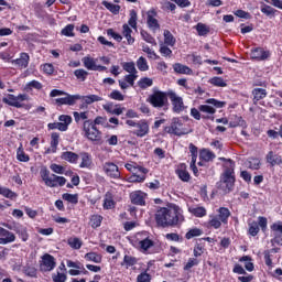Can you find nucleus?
I'll list each match as a JSON object with an SVG mask.
<instances>
[{
  "label": "nucleus",
  "mask_w": 282,
  "mask_h": 282,
  "mask_svg": "<svg viewBox=\"0 0 282 282\" xmlns=\"http://www.w3.org/2000/svg\"><path fill=\"white\" fill-rule=\"evenodd\" d=\"M180 221H184V218L175 208L161 207L155 213V223L160 228H173Z\"/></svg>",
  "instance_id": "1"
},
{
  "label": "nucleus",
  "mask_w": 282,
  "mask_h": 282,
  "mask_svg": "<svg viewBox=\"0 0 282 282\" xmlns=\"http://www.w3.org/2000/svg\"><path fill=\"white\" fill-rule=\"evenodd\" d=\"M224 172L220 176L219 188L224 193H230L235 188V161L228 160V164H224Z\"/></svg>",
  "instance_id": "2"
},
{
  "label": "nucleus",
  "mask_w": 282,
  "mask_h": 282,
  "mask_svg": "<svg viewBox=\"0 0 282 282\" xmlns=\"http://www.w3.org/2000/svg\"><path fill=\"white\" fill-rule=\"evenodd\" d=\"M40 175L45 184L50 188H56V186H65L67 180L63 176H58L56 174L50 175V170L47 167H42L40 171Z\"/></svg>",
  "instance_id": "3"
},
{
  "label": "nucleus",
  "mask_w": 282,
  "mask_h": 282,
  "mask_svg": "<svg viewBox=\"0 0 282 282\" xmlns=\"http://www.w3.org/2000/svg\"><path fill=\"white\" fill-rule=\"evenodd\" d=\"M148 102L152 105L155 109H162L169 102V90L166 93L161 90H153V93L148 97Z\"/></svg>",
  "instance_id": "4"
},
{
  "label": "nucleus",
  "mask_w": 282,
  "mask_h": 282,
  "mask_svg": "<svg viewBox=\"0 0 282 282\" xmlns=\"http://www.w3.org/2000/svg\"><path fill=\"white\" fill-rule=\"evenodd\" d=\"M126 124L133 128L132 133L133 135H137V138H144V135H149V121L144 119L137 122L134 120H127Z\"/></svg>",
  "instance_id": "5"
},
{
  "label": "nucleus",
  "mask_w": 282,
  "mask_h": 282,
  "mask_svg": "<svg viewBox=\"0 0 282 282\" xmlns=\"http://www.w3.org/2000/svg\"><path fill=\"white\" fill-rule=\"evenodd\" d=\"M83 130L87 140H90L91 142H99L101 139L100 130L96 128V124H94L91 120L84 121Z\"/></svg>",
  "instance_id": "6"
},
{
  "label": "nucleus",
  "mask_w": 282,
  "mask_h": 282,
  "mask_svg": "<svg viewBox=\"0 0 282 282\" xmlns=\"http://www.w3.org/2000/svg\"><path fill=\"white\" fill-rule=\"evenodd\" d=\"M167 96L172 102V111H174V113H182V111L186 109V106H184V99L175 91L169 90Z\"/></svg>",
  "instance_id": "7"
},
{
  "label": "nucleus",
  "mask_w": 282,
  "mask_h": 282,
  "mask_svg": "<svg viewBox=\"0 0 282 282\" xmlns=\"http://www.w3.org/2000/svg\"><path fill=\"white\" fill-rule=\"evenodd\" d=\"M56 268V259L50 254L45 253L42 257V262L40 264L41 272H52Z\"/></svg>",
  "instance_id": "8"
},
{
  "label": "nucleus",
  "mask_w": 282,
  "mask_h": 282,
  "mask_svg": "<svg viewBox=\"0 0 282 282\" xmlns=\"http://www.w3.org/2000/svg\"><path fill=\"white\" fill-rule=\"evenodd\" d=\"M102 169L104 173H106L108 177H111L112 180H120V169H118V165H116L115 163L106 162Z\"/></svg>",
  "instance_id": "9"
},
{
  "label": "nucleus",
  "mask_w": 282,
  "mask_h": 282,
  "mask_svg": "<svg viewBox=\"0 0 282 282\" xmlns=\"http://www.w3.org/2000/svg\"><path fill=\"white\" fill-rule=\"evenodd\" d=\"M147 23L148 28L152 30V32H158L160 30V22L158 21V12L155 9H151L147 12Z\"/></svg>",
  "instance_id": "10"
},
{
  "label": "nucleus",
  "mask_w": 282,
  "mask_h": 282,
  "mask_svg": "<svg viewBox=\"0 0 282 282\" xmlns=\"http://www.w3.org/2000/svg\"><path fill=\"white\" fill-rule=\"evenodd\" d=\"M17 241V236L10 230L0 227V245L8 246V243H14Z\"/></svg>",
  "instance_id": "11"
},
{
  "label": "nucleus",
  "mask_w": 282,
  "mask_h": 282,
  "mask_svg": "<svg viewBox=\"0 0 282 282\" xmlns=\"http://www.w3.org/2000/svg\"><path fill=\"white\" fill-rule=\"evenodd\" d=\"M65 97H61L55 99L56 105H68L69 107H74L77 100H80V95H69L64 93Z\"/></svg>",
  "instance_id": "12"
},
{
  "label": "nucleus",
  "mask_w": 282,
  "mask_h": 282,
  "mask_svg": "<svg viewBox=\"0 0 282 282\" xmlns=\"http://www.w3.org/2000/svg\"><path fill=\"white\" fill-rule=\"evenodd\" d=\"M82 61L84 63V67L90 72H105L107 69L105 66L96 65V59H94V57L85 56Z\"/></svg>",
  "instance_id": "13"
},
{
  "label": "nucleus",
  "mask_w": 282,
  "mask_h": 282,
  "mask_svg": "<svg viewBox=\"0 0 282 282\" xmlns=\"http://www.w3.org/2000/svg\"><path fill=\"white\" fill-rule=\"evenodd\" d=\"M130 199L131 203L134 204L135 206H144L147 202V194L142 193L141 191L133 192L130 194Z\"/></svg>",
  "instance_id": "14"
},
{
  "label": "nucleus",
  "mask_w": 282,
  "mask_h": 282,
  "mask_svg": "<svg viewBox=\"0 0 282 282\" xmlns=\"http://www.w3.org/2000/svg\"><path fill=\"white\" fill-rule=\"evenodd\" d=\"M13 65H17L20 69H25L30 65V55L28 53H21L20 57L12 61Z\"/></svg>",
  "instance_id": "15"
},
{
  "label": "nucleus",
  "mask_w": 282,
  "mask_h": 282,
  "mask_svg": "<svg viewBox=\"0 0 282 282\" xmlns=\"http://www.w3.org/2000/svg\"><path fill=\"white\" fill-rule=\"evenodd\" d=\"M251 58L256 61H267V58H270V53L261 47H257L251 51Z\"/></svg>",
  "instance_id": "16"
},
{
  "label": "nucleus",
  "mask_w": 282,
  "mask_h": 282,
  "mask_svg": "<svg viewBox=\"0 0 282 282\" xmlns=\"http://www.w3.org/2000/svg\"><path fill=\"white\" fill-rule=\"evenodd\" d=\"M133 34V30L129 26V24L122 25V36L127 40L128 45H133L135 43V39L131 36Z\"/></svg>",
  "instance_id": "17"
},
{
  "label": "nucleus",
  "mask_w": 282,
  "mask_h": 282,
  "mask_svg": "<svg viewBox=\"0 0 282 282\" xmlns=\"http://www.w3.org/2000/svg\"><path fill=\"white\" fill-rule=\"evenodd\" d=\"M267 162L268 164H270L271 166H280V164H282V158L281 155L273 153L272 151H270L267 154Z\"/></svg>",
  "instance_id": "18"
},
{
  "label": "nucleus",
  "mask_w": 282,
  "mask_h": 282,
  "mask_svg": "<svg viewBox=\"0 0 282 282\" xmlns=\"http://www.w3.org/2000/svg\"><path fill=\"white\" fill-rule=\"evenodd\" d=\"M10 230H14L17 235L22 239V241H28L30 239V235H28V229L21 225H17L13 228L9 227Z\"/></svg>",
  "instance_id": "19"
},
{
  "label": "nucleus",
  "mask_w": 282,
  "mask_h": 282,
  "mask_svg": "<svg viewBox=\"0 0 282 282\" xmlns=\"http://www.w3.org/2000/svg\"><path fill=\"white\" fill-rule=\"evenodd\" d=\"M173 69L176 74H186L187 76H191V74H193V69L191 67L181 63L174 64Z\"/></svg>",
  "instance_id": "20"
},
{
  "label": "nucleus",
  "mask_w": 282,
  "mask_h": 282,
  "mask_svg": "<svg viewBox=\"0 0 282 282\" xmlns=\"http://www.w3.org/2000/svg\"><path fill=\"white\" fill-rule=\"evenodd\" d=\"M59 138L61 135L58 134V132H53L51 134V148L47 149V153H56Z\"/></svg>",
  "instance_id": "21"
},
{
  "label": "nucleus",
  "mask_w": 282,
  "mask_h": 282,
  "mask_svg": "<svg viewBox=\"0 0 282 282\" xmlns=\"http://www.w3.org/2000/svg\"><path fill=\"white\" fill-rule=\"evenodd\" d=\"M252 94H253L254 105H257V102H259V100H263V98H265V96H268V91L263 88H254L252 90Z\"/></svg>",
  "instance_id": "22"
},
{
  "label": "nucleus",
  "mask_w": 282,
  "mask_h": 282,
  "mask_svg": "<svg viewBox=\"0 0 282 282\" xmlns=\"http://www.w3.org/2000/svg\"><path fill=\"white\" fill-rule=\"evenodd\" d=\"M2 101L10 107H15L17 109H21V107H23L21 102L17 101V96L14 95H9L8 97H4Z\"/></svg>",
  "instance_id": "23"
},
{
  "label": "nucleus",
  "mask_w": 282,
  "mask_h": 282,
  "mask_svg": "<svg viewBox=\"0 0 282 282\" xmlns=\"http://www.w3.org/2000/svg\"><path fill=\"white\" fill-rule=\"evenodd\" d=\"M218 215V219L223 223V224H228V218L230 217V209L226 208V207H220L217 210Z\"/></svg>",
  "instance_id": "24"
},
{
  "label": "nucleus",
  "mask_w": 282,
  "mask_h": 282,
  "mask_svg": "<svg viewBox=\"0 0 282 282\" xmlns=\"http://www.w3.org/2000/svg\"><path fill=\"white\" fill-rule=\"evenodd\" d=\"M61 158L70 164H76V162H78V154L69 151L63 152Z\"/></svg>",
  "instance_id": "25"
},
{
  "label": "nucleus",
  "mask_w": 282,
  "mask_h": 282,
  "mask_svg": "<svg viewBox=\"0 0 282 282\" xmlns=\"http://www.w3.org/2000/svg\"><path fill=\"white\" fill-rule=\"evenodd\" d=\"M82 162L79 164L80 169H90L93 161H91V155L89 153L84 152L80 154Z\"/></svg>",
  "instance_id": "26"
},
{
  "label": "nucleus",
  "mask_w": 282,
  "mask_h": 282,
  "mask_svg": "<svg viewBox=\"0 0 282 282\" xmlns=\"http://www.w3.org/2000/svg\"><path fill=\"white\" fill-rule=\"evenodd\" d=\"M177 118L173 119L172 126L171 127H165L164 131L166 133H173L174 135H184V132L180 130V128H177V126H175V123L177 122Z\"/></svg>",
  "instance_id": "27"
},
{
  "label": "nucleus",
  "mask_w": 282,
  "mask_h": 282,
  "mask_svg": "<svg viewBox=\"0 0 282 282\" xmlns=\"http://www.w3.org/2000/svg\"><path fill=\"white\" fill-rule=\"evenodd\" d=\"M80 100H83L85 105H94V102L102 101V97L98 95L80 96Z\"/></svg>",
  "instance_id": "28"
},
{
  "label": "nucleus",
  "mask_w": 282,
  "mask_h": 282,
  "mask_svg": "<svg viewBox=\"0 0 282 282\" xmlns=\"http://www.w3.org/2000/svg\"><path fill=\"white\" fill-rule=\"evenodd\" d=\"M86 261H93V263H102V256L96 252H88L84 256Z\"/></svg>",
  "instance_id": "29"
},
{
  "label": "nucleus",
  "mask_w": 282,
  "mask_h": 282,
  "mask_svg": "<svg viewBox=\"0 0 282 282\" xmlns=\"http://www.w3.org/2000/svg\"><path fill=\"white\" fill-rule=\"evenodd\" d=\"M67 243L73 250H80L83 248V240L78 237H70L67 240Z\"/></svg>",
  "instance_id": "30"
},
{
  "label": "nucleus",
  "mask_w": 282,
  "mask_h": 282,
  "mask_svg": "<svg viewBox=\"0 0 282 282\" xmlns=\"http://www.w3.org/2000/svg\"><path fill=\"white\" fill-rule=\"evenodd\" d=\"M104 109L107 113H111V116H122L126 110V108H113L111 105H105Z\"/></svg>",
  "instance_id": "31"
},
{
  "label": "nucleus",
  "mask_w": 282,
  "mask_h": 282,
  "mask_svg": "<svg viewBox=\"0 0 282 282\" xmlns=\"http://www.w3.org/2000/svg\"><path fill=\"white\" fill-rule=\"evenodd\" d=\"M243 124H246L243 118L236 115L230 117L229 127L232 129H235V127H243Z\"/></svg>",
  "instance_id": "32"
},
{
  "label": "nucleus",
  "mask_w": 282,
  "mask_h": 282,
  "mask_svg": "<svg viewBox=\"0 0 282 282\" xmlns=\"http://www.w3.org/2000/svg\"><path fill=\"white\" fill-rule=\"evenodd\" d=\"M199 158L204 162H210L212 160H215V153H213L210 150L203 149L200 151Z\"/></svg>",
  "instance_id": "33"
},
{
  "label": "nucleus",
  "mask_w": 282,
  "mask_h": 282,
  "mask_svg": "<svg viewBox=\"0 0 282 282\" xmlns=\"http://www.w3.org/2000/svg\"><path fill=\"white\" fill-rule=\"evenodd\" d=\"M126 169L127 171H130V173H143L144 175H147V173H149V170H147L145 167L142 166H135L133 164L127 163L126 164Z\"/></svg>",
  "instance_id": "34"
},
{
  "label": "nucleus",
  "mask_w": 282,
  "mask_h": 282,
  "mask_svg": "<svg viewBox=\"0 0 282 282\" xmlns=\"http://www.w3.org/2000/svg\"><path fill=\"white\" fill-rule=\"evenodd\" d=\"M239 261L241 263L245 262V268L246 270H248V272H252V270H254V264L252 263V258H250L249 256H243L239 259Z\"/></svg>",
  "instance_id": "35"
},
{
  "label": "nucleus",
  "mask_w": 282,
  "mask_h": 282,
  "mask_svg": "<svg viewBox=\"0 0 282 282\" xmlns=\"http://www.w3.org/2000/svg\"><path fill=\"white\" fill-rule=\"evenodd\" d=\"M74 76L77 78V80H82V83H85V80H87V77L89 76V72L83 68L75 69Z\"/></svg>",
  "instance_id": "36"
},
{
  "label": "nucleus",
  "mask_w": 282,
  "mask_h": 282,
  "mask_svg": "<svg viewBox=\"0 0 282 282\" xmlns=\"http://www.w3.org/2000/svg\"><path fill=\"white\" fill-rule=\"evenodd\" d=\"M163 36L165 45H170L171 47L175 45V36H173V33H171V31L165 30Z\"/></svg>",
  "instance_id": "37"
},
{
  "label": "nucleus",
  "mask_w": 282,
  "mask_h": 282,
  "mask_svg": "<svg viewBox=\"0 0 282 282\" xmlns=\"http://www.w3.org/2000/svg\"><path fill=\"white\" fill-rule=\"evenodd\" d=\"M101 3L107 10H109V12H112V14H118V12H120V6L118 4H113L106 0H104Z\"/></svg>",
  "instance_id": "38"
},
{
  "label": "nucleus",
  "mask_w": 282,
  "mask_h": 282,
  "mask_svg": "<svg viewBox=\"0 0 282 282\" xmlns=\"http://www.w3.org/2000/svg\"><path fill=\"white\" fill-rule=\"evenodd\" d=\"M128 25H131L133 30H138V12L135 10H130Z\"/></svg>",
  "instance_id": "39"
},
{
  "label": "nucleus",
  "mask_w": 282,
  "mask_h": 282,
  "mask_svg": "<svg viewBox=\"0 0 282 282\" xmlns=\"http://www.w3.org/2000/svg\"><path fill=\"white\" fill-rule=\"evenodd\" d=\"M138 85L140 89H148V87H153V79L149 77H142L139 82Z\"/></svg>",
  "instance_id": "40"
},
{
  "label": "nucleus",
  "mask_w": 282,
  "mask_h": 282,
  "mask_svg": "<svg viewBox=\"0 0 282 282\" xmlns=\"http://www.w3.org/2000/svg\"><path fill=\"white\" fill-rule=\"evenodd\" d=\"M62 199H64V202H68L69 204H78V194L65 193L62 195Z\"/></svg>",
  "instance_id": "41"
},
{
  "label": "nucleus",
  "mask_w": 282,
  "mask_h": 282,
  "mask_svg": "<svg viewBox=\"0 0 282 282\" xmlns=\"http://www.w3.org/2000/svg\"><path fill=\"white\" fill-rule=\"evenodd\" d=\"M189 213H192L194 217H206V208L204 207H191Z\"/></svg>",
  "instance_id": "42"
},
{
  "label": "nucleus",
  "mask_w": 282,
  "mask_h": 282,
  "mask_svg": "<svg viewBox=\"0 0 282 282\" xmlns=\"http://www.w3.org/2000/svg\"><path fill=\"white\" fill-rule=\"evenodd\" d=\"M137 67L140 72H148L149 64L147 63V58H144L143 56L139 57L137 61Z\"/></svg>",
  "instance_id": "43"
},
{
  "label": "nucleus",
  "mask_w": 282,
  "mask_h": 282,
  "mask_svg": "<svg viewBox=\"0 0 282 282\" xmlns=\"http://www.w3.org/2000/svg\"><path fill=\"white\" fill-rule=\"evenodd\" d=\"M124 72L128 74H138V69L135 68V63L133 62H126L122 64Z\"/></svg>",
  "instance_id": "44"
},
{
  "label": "nucleus",
  "mask_w": 282,
  "mask_h": 282,
  "mask_svg": "<svg viewBox=\"0 0 282 282\" xmlns=\"http://www.w3.org/2000/svg\"><path fill=\"white\" fill-rule=\"evenodd\" d=\"M25 89L32 91V89H43V84L37 80H31L25 85Z\"/></svg>",
  "instance_id": "45"
},
{
  "label": "nucleus",
  "mask_w": 282,
  "mask_h": 282,
  "mask_svg": "<svg viewBox=\"0 0 282 282\" xmlns=\"http://www.w3.org/2000/svg\"><path fill=\"white\" fill-rule=\"evenodd\" d=\"M208 224L209 226H212V228H215L217 230L218 228H221L223 223L218 216H210Z\"/></svg>",
  "instance_id": "46"
},
{
  "label": "nucleus",
  "mask_w": 282,
  "mask_h": 282,
  "mask_svg": "<svg viewBox=\"0 0 282 282\" xmlns=\"http://www.w3.org/2000/svg\"><path fill=\"white\" fill-rule=\"evenodd\" d=\"M196 31L198 32V36H206V34H208V32H210L208 26H206V24H204V23H198L196 25Z\"/></svg>",
  "instance_id": "47"
},
{
  "label": "nucleus",
  "mask_w": 282,
  "mask_h": 282,
  "mask_svg": "<svg viewBox=\"0 0 282 282\" xmlns=\"http://www.w3.org/2000/svg\"><path fill=\"white\" fill-rule=\"evenodd\" d=\"M210 85H214L215 87H227L226 82L221 77H214L209 79Z\"/></svg>",
  "instance_id": "48"
},
{
  "label": "nucleus",
  "mask_w": 282,
  "mask_h": 282,
  "mask_svg": "<svg viewBox=\"0 0 282 282\" xmlns=\"http://www.w3.org/2000/svg\"><path fill=\"white\" fill-rule=\"evenodd\" d=\"M249 235H251V237H257L259 235V223L252 221L249 224Z\"/></svg>",
  "instance_id": "49"
},
{
  "label": "nucleus",
  "mask_w": 282,
  "mask_h": 282,
  "mask_svg": "<svg viewBox=\"0 0 282 282\" xmlns=\"http://www.w3.org/2000/svg\"><path fill=\"white\" fill-rule=\"evenodd\" d=\"M141 249L142 250H149V248H153L155 246V243L153 242V240L145 238L143 240H141L140 242Z\"/></svg>",
  "instance_id": "50"
},
{
  "label": "nucleus",
  "mask_w": 282,
  "mask_h": 282,
  "mask_svg": "<svg viewBox=\"0 0 282 282\" xmlns=\"http://www.w3.org/2000/svg\"><path fill=\"white\" fill-rule=\"evenodd\" d=\"M90 224L93 228H99L100 224H102V216L100 215H93L90 217Z\"/></svg>",
  "instance_id": "51"
},
{
  "label": "nucleus",
  "mask_w": 282,
  "mask_h": 282,
  "mask_svg": "<svg viewBox=\"0 0 282 282\" xmlns=\"http://www.w3.org/2000/svg\"><path fill=\"white\" fill-rule=\"evenodd\" d=\"M249 169H252L253 171H259L261 169V160L257 158H252L249 160Z\"/></svg>",
  "instance_id": "52"
},
{
  "label": "nucleus",
  "mask_w": 282,
  "mask_h": 282,
  "mask_svg": "<svg viewBox=\"0 0 282 282\" xmlns=\"http://www.w3.org/2000/svg\"><path fill=\"white\" fill-rule=\"evenodd\" d=\"M0 195H3V197H9V199H13V197H17V193L6 187H0Z\"/></svg>",
  "instance_id": "53"
},
{
  "label": "nucleus",
  "mask_w": 282,
  "mask_h": 282,
  "mask_svg": "<svg viewBox=\"0 0 282 282\" xmlns=\"http://www.w3.org/2000/svg\"><path fill=\"white\" fill-rule=\"evenodd\" d=\"M17 159L19 162H30V155L25 154L21 148L18 149Z\"/></svg>",
  "instance_id": "54"
},
{
  "label": "nucleus",
  "mask_w": 282,
  "mask_h": 282,
  "mask_svg": "<svg viewBox=\"0 0 282 282\" xmlns=\"http://www.w3.org/2000/svg\"><path fill=\"white\" fill-rule=\"evenodd\" d=\"M261 12L267 17H274V14H276V9L265 4L264 7L261 8Z\"/></svg>",
  "instance_id": "55"
},
{
  "label": "nucleus",
  "mask_w": 282,
  "mask_h": 282,
  "mask_svg": "<svg viewBox=\"0 0 282 282\" xmlns=\"http://www.w3.org/2000/svg\"><path fill=\"white\" fill-rule=\"evenodd\" d=\"M199 236H202V229H198V228L189 229L185 235L186 239H193L194 237H199Z\"/></svg>",
  "instance_id": "56"
},
{
  "label": "nucleus",
  "mask_w": 282,
  "mask_h": 282,
  "mask_svg": "<svg viewBox=\"0 0 282 282\" xmlns=\"http://www.w3.org/2000/svg\"><path fill=\"white\" fill-rule=\"evenodd\" d=\"M48 129H58V131H67V126L63 124V122H53V123H48Z\"/></svg>",
  "instance_id": "57"
},
{
  "label": "nucleus",
  "mask_w": 282,
  "mask_h": 282,
  "mask_svg": "<svg viewBox=\"0 0 282 282\" xmlns=\"http://www.w3.org/2000/svg\"><path fill=\"white\" fill-rule=\"evenodd\" d=\"M198 111H202V113H209V116H213V113H215V108H213V106H208V105H200L198 107Z\"/></svg>",
  "instance_id": "58"
},
{
  "label": "nucleus",
  "mask_w": 282,
  "mask_h": 282,
  "mask_svg": "<svg viewBox=\"0 0 282 282\" xmlns=\"http://www.w3.org/2000/svg\"><path fill=\"white\" fill-rule=\"evenodd\" d=\"M176 173L182 182H189L191 174L186 170H177Z\"/></svg>",
  "instance_id": "59"
},
{
  "label": "nucleus",
  "mask_w": 282,
  "mask_h": 282,
  "mask_svg": "<svg viewBox=\"0 0 282 282\" xmlns=\"http://www.w3.org/2000/svg\"><path fill=\"white\" fill-rule=\"evenodd\" d=\"M123 263L127 264V268H131L132 265H135V263H138V259L131 256H124Z\"/></svg>",
  "instance_id": "60"
},
{
  "label": "nucleus",
  "mask_w": 282,
  "mask_h": 282,
  "mask_svg": "<svg viewBox=\"0 0 282 282\" xmlns=\"http://www.w3.org/2000/svg\"><path fill=\"white\" fill-rule=\"evenodd\" d=\"M52 279L54 282H66L67 275L65 273L57 272L52 275Z\"/></svg>",
  "instance_id": "61"
},
{
  "label": "nucleus",
  "mask_w": 282,
  "mask_h": 282,
  "mask_svg": "<svg viewBox=\"0 0 282 282\" xmlns=\"http://www.w3.org/2000/svg\"><path fill=\"white\" fill-rule=\"evenodd\" d=\"M63 36H74V24H68L62 30Z\"/></svg>",
  "instance_id": "62"
},
{
  "label": "nucleus",
  "mask_w": 282,
  "mask_h": 282,
  "mask_svg": "<svg viewBox=\"0 0 282 282\" xmlns=\"http://www.w3.org/2000/svg\"><path fill=\"white\" fill-rule=\"evenodd\" d=\"M73 116L75 118V122H80V120H87V111L84 112H73Z\"/></svg>",
  "instance_id": "63"
},
{
  "label": "nucleus",
  "mask_w": 282,
  "mask_h": 282,
  "mask_svg": "<svg viewBox=\"0 0 282 282\" xmlns=\"http://www.w3.org/2000/svg\"><path fill=\"white\" fill-rule=\"evenodd\" d=\"M138 282H151V275L147 272H142L137 278Z\"/></svg>",
  "instance_id": "64"
}]
</instances>
